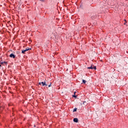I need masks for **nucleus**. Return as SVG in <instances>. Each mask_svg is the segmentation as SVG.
<instances>
[{"instance_id":"obj_1","label":"nucleus","mask_w":128,"mask_h":128,"mask_svg":"<svg viewBox=\"0 0 128 128\" xmlns=\"http://www.w3.org/2000/svg\"><path fill=\"white\" fill-rule=\"evenodd\" d=\"M88 68L89 70H96V67L92 65L90 67H88Z\"/></svg>"},{"instance_id":"obj_6","label":"nucleus","mask_w":128,"mask_h":128,"mask_svg":"<svg viewBox=\"0 0 128 128\" xmlns=\"http://www.w3.org/2000/svg\"><path fill=\"white\" fill-rule=\"evenodd\" d=\"M26 50H22V54H26Z\"/></svg>"},{"instance_id":"obj_7","label":"nucleus","mask_w":128,"mask_h":128,"mask_svg":"<svg viewBox=\"0 0 128 128\" xmlns=\"http://www.w3.org/2000/svg\"><path fill=\"white\" fill-rule=\"evenodd\" d=\"M76 110H78V108H74L73 110V112H76Z\"/></svg>"},{"instance_id":"obj_11","label":"nucleus","mask_w":128,"mask_h":128,"mask_svg":"<svg viewBox=\"0 0 128 128\" xmlns=\"http://www.w3.org/2000/svg\"><path fill=\"white\" fill-rule=\"evenodd\" d=\"M48 86V88H50V86H52V82L50 83Z\"/></svg>"},{"instance_id":"obj_9","label":"nucleus","mask_w":128,"mask_h":128,"mask_svg":"<svg viewBox=\"0 0 128 128\" xmlns=\"http://www.w3.org/2000/svg\"><path fill=\"white\" fill-rule=\"evenodd\" d=\"M74 98H76V92H74V95H73Z\"/></svg>"},{"instance_id":"obj_17","label":"nucleus","mask_w":128,"mask_h":128,"mask_svg":"<svg viewBox=\"0 0 128 128\" xmlns=\"http://www.w3.org/2000/svg\"><path fill=\"white\" fill-rule=\"evenodd\" d=\"M125 22H126V20H125Z\"/></svg>"},{"instance_id":"obj_15","label":"nucleus","mask_w":128,"mask_h":128,"mask_svg":"<svg viewBox=\"0 0 128 128\" xmlns=\"http://www.w3.org/2000/svg\"><path fill=\"white\" fill-rule=\"evenodd\" d=\"M2 66V65H0V67Z\"/></svg>"},{"instance_id":"obj_4","label":"nucleus","mask_w":128,"mask_h":128,"mask_svg":"<svg viewBox=\"0 0 128 128\" xmlns=\"http://www.w3.org/2000/svg\"><path fill=\"white\" fill-rule=\"evenodd\" d=\"M81 106H86V102H82L81 103Z\"/></svg>"},{"instance_id":"obj_5","label":"nucleus","mask_w":128,"mask_h":128,"mask_svg":"<svg viewBox=\"0 0 128 128\" xmlns=\"http://www.w3.org/2000/svg\"><path fill=\"white\" fill-rule=\"evenodd\" d=\"M78 122V118H74V122Z\"/></svg>"},{"instance_id":"obj_8","label":"nucleus","mask_w":128,"mask_h":128,"mask_svg":"<svg viewBox=\"0 0 128 128\" xmlns=\"http://www.w3.org/2000/svg\"><path fill=\"white\" fill-rule=\"evenodd\" d=\"M25 50H26V52H28V50H30V48H26Z\"/></svg>"},{"instance_id":"obj_2","label":"nucleus","mask_w":128,"mask_h":128,"mask_svg":"<svg viewBox=\"0 0 128 128\" xmlns=\"http://www.w3.org/2000/svg\"><path fill=\"white\" fill-rule=\"evenodd\" d=\"M38 84H42V86H48V84L46 83V82H40Z\"/></svg>"},{"instance_id":"obj_13","label":"nucleus","mask_w":128,"mask_h":128,"mask_svg":"<svg viewBox=\"0 0 128 128\" xmlns=\"http://www.w3.org/2000/svg\"><path fill=\"white\" fill-rule=\"evenodd\" d=\"M3 64H8V62H3Z\"/></svg>"},{"instance_id":"obj_3","label":"nucleus","mask_w":128,"mask_h":128,"mask_svg":"<svg viewBox=\"0 0 128 128\" xmlns=\"http://www.w3.org/2000/svg\"><path fill=\"white\" fill-rule=\"evenodd\" d=\"M10 58H16V55L14 54H11L10 55Z\"/></svg>"},{"instance_id":"obj_10","label":"nucleus","mask_w":128,"mask_h":128,"mask_svg":"<svg viewBox=\"0 0 128 128\" xmlns=\"http://www.w3.org/2000/svg\"><path fill=\"white\" fill-rule=\"evenodd\" d=\"M82 82L83 84H86V80H82Z\"/></svg>"},{"instance_id":"obj_16","label":"nucleus","mask_w":128,"mask_h":128,"mask_svg":"<svg viewBox=\"0 0 128 128\" xmlns=\"http://www.w3.org/2000/svg\"><path fill=\"white\" fill-rule=\"evenodd\" d=\"M124 24H126V22H125V23H124Z\"/></svg>"},{"instance_id":"obj_12","label":"nucleus","mask_w":128,"mask_h":128,"mask_svg":"<svg viewBox=\"0 0 128 128\" xmlns=\"http://www.w3.org/2000/svg\"><path fill=\"white\" fill-rule=\"evenodd\" d=\"M0 64H4V62H0Z\"/></svg>"},{"instance_id":"obj_14","label":"nucleus","mask_w":128,"mask_h":128,"mask_svg":"<svg viewBox=\"0 0 128 128\" xmlns=\"http://www.w3.org/2000/svg\"><path fill=\"white\" fill-rule=\"evenodd\" d=\"M40 2H44V0H40Z\"/></svg>"}]
</instances>
